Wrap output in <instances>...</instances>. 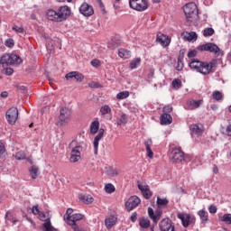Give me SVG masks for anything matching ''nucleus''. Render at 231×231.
<instances>
[{
  "mask_svg": "<svg viewBox=\"0 0 231 231\" xmlns=\"http://www.w3.org/2000/svg\"><path fill=\"white\" fill-rule=\"evenodd\" d=\"M100 127V123L98 121H94L90 124V134H97Z\"/></svg>",
  "mask_w": 231,
  "mask_h": 231,
  "instance_id": "nucleus-30",
  "label": "nucleus"
},
{
  "mask_svg": "<svg viewBox=\"0 0 231 231\" xmlns=\"http://www.w3.org/2000/svg\"><path fill=\"white\" fill-rule=\"evenodd\" d=\"M105 225H106V228H108V229L113 228V226H115V225H116V217L111 216V217L106 218Z\"/></svg>",
  "mask_w": 231,
  "mask_h": 231,
  "instance_id": "nucleus-27",
  "label": "nucleus"
},
{
  "mask_svg": "<svg viewBox=\"0 0 231 231\" xmlns=\"http://www.w3.org/2000/svg\"><path fill=\"white\" fill-rule=\"evenodd\" d=\"M5 219H7V221H13L14 220V217L12 216V214H10V212H6Z\"/></svg>",
  "mask_w": 231,
  "mask_h": 231,
  "instance_id": "nucleus-58",
  "label": "nucleus"
},
{
  "mask_svg": "<svg viewBox=\"0 0 231 231\" xmlns=\"http://www.w3.org/2000/svg\"><path fill=\"white\" fill-rule=\"evenodd\" d=\"M27 162H29L32 164H33V162H32V160L30 158L27 159Z\"/></svg>",
  "mask_w": 231,
  "mask_h": 231,
  "instance_id": "nucleus-63",
  "label": "nucleus"
},
{
  "mask_svg": "<svg viewBox=\"0 0 231 231\" xmlns=\"http://www.w3.org/2000/svg\"><path fill=\"white\" fill-rule=\"evenodd\" d=\"M184 14L186 15V19L188 23H192L190 19H192V15L196 14V10H198V6L194 3L187 4L184 6Z\"/></svg>",
  "mask_w": 231,
  "mask_h": 231,
  "instance_id": "nucleus-12",
  "label": "nucleus"
},
{
  "mask_svg": "<svg viewBox=\"0 0 231 231\" xmlns=\"http://www.w3.org/2000/svg\"><path fill=\"white\" fill-rule=\"evenodd\" d=\"M177 71H181L183 69V56L180 55L177 61Z\"/></svg>",
  "mask_w": 231,
  "mask_h": 231,
  "instance_id": "nucleus-40",
  "label": "nucleus"
},
{
  "mask_svg": "<svg viewBox=\"0 0 231 231\" xmlns=\"http://www.w3.org/2000/svg\"><path fill=\"white\" fill-rule=\"evenodd\" d=\"M0 97H1L2 98H6V97H8V93H7L6 91H4V92H2V93L0 94Z\"/></svg>",
  "mask_w": 231,
  "mask_h": 231,
  "instance_id": "nucleus-61",
  "label": "nucleus"
},
{
  "mask_svg": "<svg viewBox=\"0 0 231 231\" xmlns=\"http://www.w3.org/2000/svg\"><path fill=\"white\" fill-rule=\"evenodd\" d=\"M172 88H174V89H180V88H181V80L174 79L172 81Z\"/></svg>",
  "mask_w": 231,
  "mask_h": 231,
  "instance_id": "nucleus-45",
  "label": "nucleus"
},
{
  "mask_svg": "<svg viewBox=\"0 0 231 231\" xmlns=\"http://www.w3.org/2000/svg\"><path fill=\"white\" fill-rule=\"evenodd\" d=\"M140 64H142V60L140 58L134 59L130 62V69H136V68H138V66H140Z\"/></svg>",
  "mask_w": 231,
  "mask_h": 231,
  "instance_id": "nucleus-36",
  "label": "nucleus"
},
{
  "mask_svg": "<svg viewBox=\"0 0 231 231\" xmlns=\"http://www.w3.org/2000/svg\"><path fill=\"white\" fill-rule=\"evenodd\" d=\"M202 63H203V61H201L198 59H191L189 61V68H190V69H194L195 71L199 73V71L201 69Z\"/></svg>",
  "mask_w": 231,
  "mask_h": 231,
  "instance_id": "nucleus-22",
  "label": "nucleus"
},
{
  "mask_svg": "<svg viewBox=\"0 0 231 231\" xmlns=\"http://www.w3.org/2000/svg\"><path fill=\"white\" fill-rule=\"evenodd\" d=\"M221 221L224 223H226V225H231V214L230 213L224 214V216L221 218Z\"/></svg>",
  "mask_w": 231,
  "mask_h": 231,
  "instance_id": "nucleus-42",
  "label": "nucleus"
},
{
  "mask_svg": "<svg viewBox=\"0 0 231 231\" xmlns=\"http://www.w3.org/2000/svg\"><path fill=\"white\" fill-rule=\"evenodd\" d=\"M226 134L227 136H231V125H228L226 127Z\"/></svg>",
  "mask_w": 231,
  "mask_h": 231,
  "instance_id": "nucleus-59",
  "label": "nucleus"
},
{
  "mask_svg": "<svg viewBox=\"0 0 231 231\" xmlns=\"http://www.w3.org/2000/svg\"><path fill=\"white\" fill-rule=\"evenodd\" d=\"M161 125H169L172 124V116L170 114L164 113L161 116Z\"/></svg>",
  "mask_w": 231,
  "mask_h": 231,
  "instance_id": "nucleus-24",
  "label": "nucleus"
},
{
  "mask_svg": "<svg viewBox=\"0 0 231 231\" xmlns=\"http://www.w3.org/2000/svg\"><path fill=\"white\" fill-rule=\"evenodd\" d=\"M172 111V106H166L163 107V113H171Z\"/></svg>",
  "mask_w": 231,
  "mask_h": 231,
  "instance_id": "nucleus-54",
  "label": "nucleus"
},
{
  "mask_svg": "<svg viewBox=\"0 0 231 231\" xmlns=\"http://www.w3.org/2000/svg\"><path fill=\"white\" fill-rule=\"evenodd\" d=\"M80 152H82V146L78 145L72 148L70 152L71 163H77L80 160Z\"/></svg>",
  "mask_w": 231,
  "mask_h": 231,
  "instance_id": "nucleus-14",
  "label": "nucleus"
},
{
  "mask_svg": "<svg viewBox=\"0 0 231 231\" xmlns=\"http://www.w3.org/2000/svg\"><path fill=\"white\" fill-rule=\"evenodd\" d=\"M43 228L45 231H55V227L51 226V221H50V218L43 223Z\"/></svg>",
  "mask_w": 231,
  "mask_h": 231,
  "instance_id": "nucleus-37",
  "label": "nucleus"
},
{
  "mask_svg": "<svg viewBox=\"0 0 231 231\" xmlns=\"http://www.w3.org/2000/svg\"><path fill=\"white\" fill-rule=\"evenodd\" d=\"M138 189L141 190L145 199H150V198L152 196V192L149 189V185H147L145 182H138Z\"/></svg>",
  "mask_w": 231,
  "mask_h": 231,
  "instance_id": "nucleus-15",
  "label": "nucleus"
},
{
  "mask_svg": "<svg viewBox=\"0 0 231 231\" xmlns=\"http://www.w3.org/2000/svg\"><path fill=\"white\" fill-rule=\"evenodd\" d=\"M5 118L11 125H14L17 122V118H19V110L17 107H11L6 111Z\"/></svg>",
  "mask_w": 231,
  "mask_h": 231,
  "instance_id": "nucleus-11",
  "label": "nucleus"
},
{
  "mask_svg": "<svg viewBox=\"0 0 231 231\" xmlns=\"http://www.w3.org/2000/svg\"><path fill=\"white\" fill-rule=\"evenodd\" d=\"M80 201L83 203H86V205H90V203H93L95 201V199L91 195H83L79 198Z\"/></svg>",
  "mask_w": 231,
  "mask_h": 231,
  "instance_id": "nucleus-33",
  "label": "nucleus"
},
{
  "mask_svg": "<svg viewBox=\"0 0 231 231\" xmlns=\"http://www.w3.org/2000/svg\"><path fill=\"white\" fill-rule=\"evenodd\" d=\"M182 37L184 39V41H188L189 42H192V41H197L198 40V34L194 32H183L182 33Z\"/></svg>",
  "mask_w": 231,
  "mask_h": 231,
  "instance_id": "nucleus-25",
  "label": "nucleus"
},
{
  "mask_svg": "<svg viewBox=\"0 0 231 231\" xmlns=\"http://www.w3.org/2000/svg\"><path fill=\"white\" fill-rule=\"evenodd\" d=\"M90 88H97V82H92L89 84Z\"/></svg>",
  "mask_w": 231,
  "mask_h": 231,
  "instance_id": "nucleus-62",
  "label": "nucleus"
},
{
  "mask_svg": "<svg viewBox=\"0 0 231 231\" xmlns=\"http://www.w3.org/2000/svg\"><path fill=\"white\" fill-rule=\"evenodd\" d=\"M100 113L103 116L105 115H109L111 114V107H109L107 105H105L100 108Z\"/></svg>",
  "mask_w": 231,
  "mask_h": 231,
  "instance_id": "nucleus-38",
  "label": "nucleus"
},
{
  "mask_svg": "<svg viewBox=\"0 0 231 231\" xmlns=\"http://www.w3.org/2000/svg\"><path fill=\"white\" fill-rule=\"evenodd\" d=\"M13 30L16 32V33H23L24 32V28L19 27L17 25H14Z\"/></svg>",
  "mask_w": 231,
  "mask_h": 231,
  "instance_id": "nucleus-48",
  "label": "nucleus"
},
{
  "mask_svg": "<svg viewBox=\"0 0 231 231\" xmlns=\"http://www.w3.org/2000/svg\"><path fill=\"white\" fill-rule=\"evenodd\" d=\"M157 208L152 209V208H148V215L149 217L152 220L153 223H158L162 217V215L163 214V209L166 208V207L169 206V199L167 198H160L157 197Z\"/></svg>",
  "mask_w": 231,
  "mask_h": 231,
  "instance_id": "nucleus-2",
  "label": "nucleus"
},
{
  "mask_svg": "<svg viewBox=\"0 0 231 231\" xmlns=\"http://www.w3.org/2000/svg\"><path fill=\"white\" fill-rule=\"evenodd\" d=\"M201 104H203V100H189L187 103V107L192 111L193 109H198Z\"/></svg>",
  "mask_w": 231,
  "mask_h": 231,
  "instance_id": "nucleus-26",
  "label": "nucleus"
},
{
  "mask_svg": "<svg viewBox=\"0 0 231 231\" xmlns=\"http://www.w3.org/2000/svg\"><path fill=\"white\" fill-rule=\"evenodd\" d=\"M204 37H211V35H214V29L213 28H207L203 32Z\"/></svg>",
  "mask_w": 231,
  "mask_h": 231,
  "instance_id": "nucleus-44",
  "label": "nucleus"
},
{
  "mask_svg": "<svg viewBox=\"0 0 231 231\" xmlns=\"http://www.w3.org/2000/svg\"><path fill=\"white\" fill-rule=\"evenodd\" d=\"M130 219H131V222H132V223H135V222H136V219H137V214H136V212H134V213L131 215Z\"/></svg>",
  "mask_w": 231,
  "mask_h": 231,
  "instance_id": "nucleus-53",
  "label": "nucleus"
},
{
  "mask_svg": "<svg viewBox=\"0 0 231 231\" xmlns=\"http://www.w3.org/2000/svg\"><path fill=\"white\" fill-rule=\"evenodd\" d=\"M79 12L85 17H90V15H93L95 14V11L93 10V6L89 5L88 3H83L80 5Z\"/></svg>",
  "mask_w": 231,
  "mask_h": 231,
  "instance_id": "nucleus-16",
  "label": "nucleus"
},
{
  "mask_svg": "<svg viewBox=\"0 0 231 231\" xmlns=\"http://www.w3.org/2000/svg\"><path fill=\"white\" fill-rule=\"evenodd\" d=\"M130 8L137 12H145L148 8L147 0H129Z\"/></svg>",
  "mask_w": 231,
  "mask_h": 231,
  "instance_id": "nucleus-10",
  "label": "nucleus"
},
{
  "mask_svg": "<svg viewBox=\"0 0 231 231\" xmlns=\"http://www.w3.org/2000/svg\"><path fill=\"white\" fill-rule=\"evenodd\" d=\"M139 226L141 228H149V226H151V220L145 217H142L139 219Z\"/></svg>",
  "mask_w": 231,
  "mask_h": 231,
  "instance_id": "nucleus-32",
  "label": "nucleus"
},
{
  "mask_svg": "<svg viewBox=\"0 0 231 231\" xmlns=\"http://www.w3.org/2000/svg\"><path fill=\"white\" fill-rule=\"evenodd\" d=\"M91 66H93L94 68H98V66H100V60H91Z\"/></svg>",
  "mask_w": 231,
  "mask_h": 231,
  "instance_id": "nucleus-52",
  "label": "nucleus"
},
{
  "mask_svg": "<svg viewBox=\"0 0 231 231\" xmlns=\"http://www.w3.org/2000/svg\"><path fill=\"white\" fill-rule=\"evenodd\" d=\"M196 55H198V51H196V50H192L188 52L189 59H192V58L196 57Z\"/></svg>",
  "mask_w": 231,
  "mask_h": 231,
  "instance_id": "nucleus-49",
  "label": "nucleus"
},
{
  "mask_svg": "<svg viewBox=\"0 0 231 231\" xmlns=\"http://www.w3.org/2000/svg\"><path fill=\"white\" fill-rule=\"evenodd\" d=\"M6 152V149L5 148V144L0 142V158L3 157V154Z\"/></svg>",
  "mask_w": 231,
  "mask_h": 231,
  "instance_id": "nucleus-50",
  "label": "nucleus"
},
{
  "mask_svg": "<svg viewBox=\"0 0 231 231\" xmlns=\"http://www.w3.org/2000/svg\"><path fill=\"white\" fill-rule=\"evenodd\" d=\"M58 118L57 125H64V124H68V122H69V118H71V110L68 107L61 106L60 108V115Z\"/></svg>",
  "mask_w": 231,
  "mask_h": 231,
  "instance_id": "nucleus-6",
  "label": "nucleus"
},
{
  "mask_svg": "<svg viewBox=\"0 0 231 231\" xmlns=\"http://www.w3.org/2000/svg\"><path fill=\"white\" fill-rule=\"evenodd\" d=\"M65 79H67V80H69V79H75L77 82H82V80H84V75L78 71H71L66 74Z\"/></svg>",
  "mask_w": 231,
  "mask_h": 231,
  "instance_id": "nucleus-18",
  "label": "nucleus"
},
{
  "mask_svg": "<svg viewBox=\"0 0 231 231\" xmlns=\"http://www.w3.org/2000/svg\"><path fill=\"white\" fill-rule=\"evenodd\" d=\"M159 228L161 231H171L174 226H172V221L170 218H164L159 223Z\"/></svg>",
  "mask_w": 231,
  "mask_h": 231,
  "instance_id": "nucleus-17",
  "label": "nucleus"
},
{
  "mask_svg": "<svg viewBox=\"0 0 231 231\" xmlns=\"http://www.w3.org/2000/svg\"><path fill=\"white\" fill-rule=\"evenodd\" d=\"M13 223H14V225H15V223H17V219H14V218H13V220H11Z\"/></svg>",
  "mask_w": 231,
  "mask_h": 231,
  "instance_id": "nucleus-64",
  "label": "nucleus"
},
{
  "mask_svg": "<svg viewBox=\"0 0 231 231\" xmlns=\"http://www.w3.org/2000/svg\"><path fill=\"white\" fill-rule=\"evenodd\" d=\"M199 51H209L210 53H215V55H219L221 53V49L217 45L212 42H208L197 47Z\"/></svg>",
  "mask_w": 231,
  "mask_h": 231,
  "instance_id": "nucleus-8",
  "label": "nucleus"
},
{
  "mask_svg": "<svg viewBox=\"0 0 231 231\" xmlns=\"http://www.w3.org/2000/svg\"><path fill=\"white\" fill-rule=\"evenodd\" d=\"M144 145H145L146 148H151V145H152V140L147 139V140L144 142Z\"/></svg>",
  "mask_w": 231,
  "mask_h": 231,
  "instance_id": "nucleus-56",
  "label": "nucleus"
},
{
  "mask_svg": "<svg viewBox=\"0 0 231 231\" xmlns=\"http://www.w3.org/2000/svg\"><path fill=\"white\" fill-rule=\"evenodd\" d=\"M24 158H26V155L23 152H19L15 154L16 160H24Z\"/></svg>",
  "mask_w": 231,
  "mask_h": 231,
  "instance_id": "nucleus-47",
  "label": "nucleus"
},
{
  "mask_svg": "<svg viewBox=\"0 0 231 231\" xmlns=\"http://www.w3.org/2000/svg\"><path fill=\"white\" fill-rule=\"evenodd\" d=\"M106 174L107 176H110V178H116V176H118L120 174V170L113 167L106 168Z\"/></svg>",
  "mask_w": 231,
  "mask_h": 231,
  "instance_id": "nucleus-29",
  "label": "nucleus"
},
{
  "mask_svg": "<svg viewBox=\"0 0 231 231\" xmlns=\"http://www.w3.org/2000/svg\"><path fill=\"white\" fill-rule=\"evenodd\" d=\"M198 216L200 217L201 223H203L204 225L206 223H208V213L207 211H205L204 209H200L198 212Z\"/></svg>",
  "mask_w": 231,
  "mask_h": 231,
  "instance_id": "nucleus-28",
  "label": "nucleus"
},
{
  "mask_svg": "<svg viewBox=\"0 0 231 231\" xmlns=\"http://www.w3.org/2000/svg\"><path fill=\"white\" fill-rule=\"evenodd\" d=\"M209 214H216L217 212V208L214 205L209 206L208 208Z\"/></svg>",
  "mask_w": 231,
  "mask_h": 231,
  "instance_id": "nucleus-51",
  "label": "nucleus"
},
{
  "mask_svg": "<svg viewBox=\"0 0 231 231\" xmlns=\"http://www.w3.org/2000/svg\"><path fill=\"white\" fill-rule=\"evenodd\" d=\"M156 41L157 42H159V44H161V46H163V47H167L169 46V44H171V38L163 34L157 36Z\"/></svg>",
  "mask_w": 231,
  "mask_h": 231,
  "instance_id": "nucleus-23",
  "label": "nucleus"
},
{
  "mask_svg": "<svg viewBox=\"0 0 231 231\" xmlns=\"http://www.w3.org/2000/svg\"><path fill=\"white\" fill-rule=\"evenodd\" d=\"M32 212L34 214V216H39V219H41V221H48V219H50V217H48V216L44 213H42L41 210H39V205H35L32 207Z\"/></svg>",
  "mask_w": 231,
  "mask_h": 231,
  "instance_id": "nucleus-19",
  "label": "nucleus"
},
{
  "mask_svg": "<svg viewBox=\"0 0 231 231\" xmlns=\"http://www.w3.org/2000/svg\"><path fill=\"white\" fill-rule=\"evenodd\" d=\"M170 159L172 163H182L185 162V153L180 148H175L171 152Z\"/></svg>",
  "mask_w": 231,
  "mask_h": 231,
  "instance_id": "nucleus-9",
  "label": "nucleus"
},
{
  "mask_svg": "<svg viewBox=\"0 0 231 231\" xmlns=\"http://www.w3.org/2000/svg\"><path fill=\"white\" fill-rule=\"evenodd\" d=\"M212 97L214 98V100H217V101L223 100V93L217 90L214 91L212 93Z\"/></svg>",
  "mask_w": 231,
  "mask_h": 231,
  "instance_id": "nucleus-41",
  "label": "nucleus"
},
{
  "mask_svg": "<svg viewBox=\"0 0 231 231\" xmlns=\"http://www.w3.org/2000/svg\"><path fill=\"white\" fill-rule=\"evenodd\" d=\"M29 172H30V175L32 176V180H35L37 178V176H39V168H37V166H35V165H32L29 169Z\"/></svg>",
  "mask_w": 231,
  "mask_h": 231,
  "instance_id": "nucleus-35",
  "label": "nucleus"
},
{
  "mask_svg": "<svg viewBox=\"0 0 231 231\" xmlns=\"http://www.w3.org/2000/svg\"><path fill=\"white\" fill-rule=\"evenodd\" d=\"M146 152L148 158H152V156H154V153L152 152V150H151V148H146Z\"/></svg>",
  "mask_w": 231,
  "mask_h": 231,
  "instance_id": "nucleus-55",
  "label": "nucleus"
},
{
  "mask_svg": "<svg viewBox=\"0 0 231 231\" xmlns=\"http://www.w3.org/2000/svg\"><path fill=\"white\" fill-rule=\"evenodd\" d=\"M69 15H71V9L66 5L60 7L58 12L53 9H49L46 13L47 19L56 23H62V21H66Z\"/></svg>",
  "mask_w": 231,
  "mask_h": 231,
  "instance_id": "nucleus-1",
  "label": "nucleus"
},
{
  "mask_svg": "<svg viewBox=\"0 0 231 231\" xmlns=\"http://www.w3.org/2000/svg\"><path fill=\"white\" fill-rule=\"evenodd\" d=\"M5 73V75H8V76L13 75L14 74V69L6 68Z\"/></svg>",
  "mask_w": 231,
  "mask_h": 231,
  "instance_id": "nucleus-57",
  "label": "nucleus"
},
{
  "mask_svg": "<svg viewBox=\"0 0 231 231\" xmlns=\"http://www.w3.org/2000/svg\"><path fill=\"white\" fill-rule=\"evenodd\" d=\"M190 131L192 134H197V136H201L203 134L205 128L201 124H196L190 126Z\"/></svg>",
  "mask_w": 231,
  "mask_h": 231,
  "instance_id": "nucleus-20",
  "label": "nucleus"
},
{
  "mask_svg": "<svg viewBox=\"0 0 231 231\" xmlns=\"http://www.w3.org/2000/svg\"><path fill=\"white\" fill-rule=\"evenodd\" d=\"M128 97H129V91L119 92L116 95L117 100H124V99L127 98Z\"/></svg>",
  "mask_w": 231,
  "mask_h": 231,
  "instance_id": "nucleus-39",
  "label": "nucleus"
},
{
  "mask_svg": "<svg viewBox=\"0 0 231 231\" xmlns=\"http://www.w3.org/2000/svg\"><path fill=\"white\" fill-rule=\"evenodd\" d=\"M140 198H138L137 196L130 197L125 202V207L128 212H131V210L136 208V207L140 205Z\"/></svg>",
  "mask_w": 231,
  "mask_h": 231,
  "instance_id": "nucleus-13",
  "label": "nucleus"
},
{
  "mask_svg": "<svg viewBox=\"0 0 231 231\" xmlns=\"http://www.w3.org/2000/svg\"><path fill=\"white\" fill-rule=\"evenodd\" d=\"M212 171L214 174H217L219 172V168L217 167V165H213Z\"/></svg>",
  "mask_w": 231,
  "mask_h": 231,
  "instance_id": "nucleus-60",
  "label": "nucleus"
},
{
  "mask_svg": "<svg viewBox=\"0 0 231 231\" xmlns=\"http://www.w3.org/2000/svg\"><path fill=\"white\" fill-rule=\"evenodd\" d=\"M117 125H125L127 124V115L121 113L120 116L116 118Z\"/></svg>",
  "mask_w": 231,
  "mask_h": 231,
  "instance_id": "nucleus-31",
  "label": "nucleus"
},
{
  "mask_svg": "<svg viewBox=\"0 0 231 231\" xmlns=\"http://www.w3.org/2000/svg\"><path fill=\"white\" fill-rule=\"evenodd\" d=\"M104 138V129L99 130L97 135L95 137L93 144H94V153L98 154V142Z\"/></svg>",
  "mask_w": 231,
  "mask_h": 231,
  "instance_id": "nucleus-21",
  "label": "nucleus"
},
{
  "mask_svg": "<svg viewBox=\"0 0 231 231\" xmlns=\"http://www.w3.org/2000/svg\"><path fill=\"white\" fill-rule=\"evenodd\" d=\"M219 62H221L219 59H213L209 62L202 61L199 73L201 75H210V73H214L217 66H219Z\"/></svg>",
  "mask_w": 231,
  "mask_h": 231,
  "instance_id": "nucleus-3",
  "label": "nucleus"
},
{
  "mask_svg": "<svg viewBox=\"0 0 231 231\" xmlns=\"http://www.w3.org/2000/svg\"><path fill=\"white\" fill-rule=\"evenodd\" d=\"M178 219H180L182 226L184 228H189L190 225H194L196 223V217L189 214V213H178Z\"/></svg>",
  "mask_w": 231,
  "mask_h": 231,
  "instance_id": "nucleus-7",
  "label": "nucleus"
},
{
  "mask_svg": "<svg viewBox=\"0 0 231 231\" xmlns=\"http://www.w3.org/2000/svg\"><path fill=\"white\" fill-rule=\"evenodd\" d=\"M73 208H69L66 211V214L64 215V220L66 221L67 225H69L70 226H77V221H81V219H84V215L80 213L73 214Z\"/></svg>",
  "mask_w": 231,
  "mask_h": 231,
  "instance_id": "nucleus-4",
  "label": "nucleus"
},
{
  "mask_svg": "<svg viewBox=\"0 0 231 231\" xmlns=\"http://www.w3.org/2000/svg\"><path fill=\"white\" fill-rule=\"evenodd\" d=\"M118 55L121 59H130L131 58V51L125 50V49H120L118 51Z\"/></svg>",
  "mask_w": 231,
  "mask_h": 231,
  "instance_id": "nucleus-34",
  "label": "nucleus"
},
{
  "mask_svg": "<svg viewBox=\"0 0 231 231\" xmlns=\"http://www.w3.org/2000/svg\"><path fill=\"white\" fill-rule=\"evenodd\" d=\"M105 190H106V192H107V194H113V192H115L116 189L113 184L108 183L105 186Z\"/></svg>",
  "mask_w": 231,
  "mask_h": 231,
  "instance_id": "nucleus-43",
  "label": "nucleus"
},
{
  "mask_svg": "<svg viewBox=\"0 0 231 231\" xmlns=\"http://www.w3.org/2000/svg\"><path fill=\"white\" fill-rule=\"evenodd\" d=\"M5 44L7 48H14L15 42H14V39H8L5 41Z\"/></svg>",
  "mask_w": 231,
  "mask_h": 231,
  "instance_id": "nucleus-46",
  "label": "nucleus"
},
{
  "mask_svg": "<svg viewBox=\"0 0 231 231\" xmlns=\"http://www.w3.org/2000/svg\"><path fill=\"white\" fill-rule=\"evenodd\" d=\"M0 64L2 66H14L21 64V58L15 54H5L1 57Z\"/></svg>",
  "mask_w": 231,
  "mask_h": 231,
  "instance_id": "nucleus-5",
  "label": "nucleus"
}]
</instances>
